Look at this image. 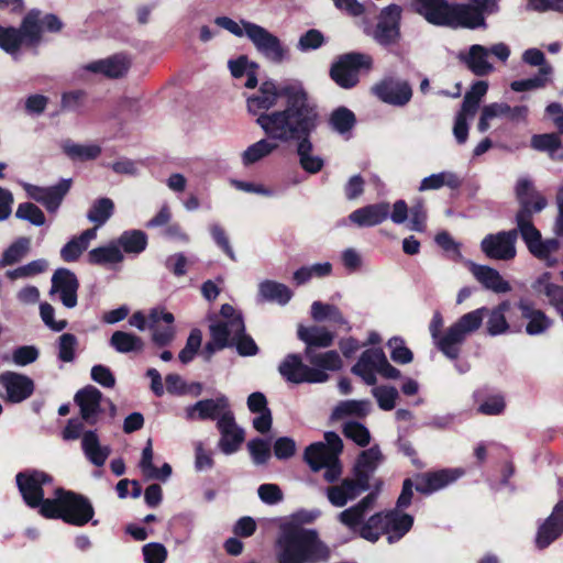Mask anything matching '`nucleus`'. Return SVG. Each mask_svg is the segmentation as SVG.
Here are the masks:
<instances>
[{"label":"nucleus","instance_id":"34","mask_svg":"<svg viewBox=\"0 0 563 563\" xmlns=\"http://www.w3.org/2000/svg\"><path fill=\"white\" fill-rule=\"evenodd\" d=\"M390 212L386 202L368 205L353 211L349 219L357 227H374L385 221Z\"/></svg>","mask_w":563,"mask_h":563},{"label":"nucleus","instance_id":"5","mask_svg":"<svg viewBox=\"0 0 563 563\" xmlns=\"http://www.w3.org/2000/svg\"><path fill=\"white\" fill-rule=\"evenodd\" d=\"M40 514L45 518H59L81 527L92 519L95 511L91 503L82 495L58 488L54 498H46L43 503Z\"/></svg>","mask_w":563,"mask_h":563},{"label":"nucleus","instance_id":"23","mask_svg":"<svg viewBox=\"0 0 563 563\" xmlns=\"http://www.w3.org/2000/svg\"><path fill=\"white\" fill-rule=\"evenodd\" d=\"M464 475L462 468H444L422 474L417 478L416 489L423 494H431L444 488Z\"/></svg>","mask_w":563,"mask_h":563},{"label":"nucleus","instance_id":"9","mask_svg":"<svg viewBox=\"0 0 563 563\" xmlns=\"http://www.w3.org/2000/svg\"><path fill=\"white\" fill-rule=\"evenodd\" d=\"M532 212L520 210L517 213L518 230L527 244L529 251L538 258L545 262L548 266H553L556 260L552 254L559 250V242L555 239L542 241L539 230L531 222Z\"/></svg>","mask_w":563,"mask_h":563},{"label":"nucleus","instance_id":"61","mask_svg":"<svg viewBox=\"0 0 563 563\" xmlns=\"http://www.w3.org/2000/svg\"><path fill=\"white\" fill-rule=\"evenodd\" d=\"M344 435L356 444L365 446L369 443L371 435L368 430L361 423L347 421L343 428Z\"/></svg>","mask_w":563,"mask_h":563},{"label":"nucleus","instance_id":"6","mask_svg":"<svg viewBox=\"0 0 563 563\" xmlns=\"http://www.w3.org/2000/svg\"><path fill=\"white\" fill-rule=\"evenodd\" d=\"M375 499L376 495L371 493L356 505L338 515V520L353 537H361L369 542H376L379 539L378 526L380 522V514H375L366 520Z\"/></svg>","mask_w":563,"mask_h":563},{"label":"nucleus","instance_id":"19","mask_svg":"<svg viewBox=\"0 0 563 563\" xmlns=\"http://www.w3.org/2000/svg\"><path fill=\"white\" fill-rule=\"evenodd\" d=\"M372 91L383 102L394 106H405L412 96V90L408 82L394 78L382 80L372 88Z\"/></svg>","mask_w":563,"mask_h":563},{"label":"nucleus","instance_id":"35","mask_svg":"<svg viewBox=\"0 0 563 563\" xmlns=\"http://www.w3.org/2000/svg\"><path fill=\"white\" fill-rule=\"evenodd\" d=\"M244 332V322L242 318L230 319L229 321H219L210 325L211 338L219 341L220 346H228L233 343Z\"/></svg>","mask_w":563,"mask_h":563},{"label":"nucleus","instance_id":"33","mask_svg":"<svg viewBox=\"0 0 563 563\" xmlns=\"http://www.w3.org/2000/svg\"><path fill=\"white\" fill-rule=\"evenodd\" d=\"M81 449L86 459L98 467L104 465L111 453L110 446L102 444L99 435L93 430H88L82 433Z\"/></svg>","mask_w":563,"mask_h":563},{"label":"nucleus","instance_id":"29","mask_svg":"<svg viewBox=\"0 0 563 563\" xmlns=\"http://www.w3.org/2000/svg\"><path fill=\"white\" fill-rule=\"evenodd\" d=\"M468 268L478 283L486 289L496 294H506L511 290L510 284L503 278L498 271L486 265L468 263Z\"/></svg>","mask_w":563,"mask_h":563},{"label":"nucleus","instance_id":"20","mask_svg":"<svg viewBox=\"0 0 563 563\" xmlns=\"http://www.w3.org/2000/svg\"><path fill=\"white\" fill-rule=\"evenodd\" d=\"M131 65V60L124 54H115L110 57L92 60L84 64L80 71L103 75L109 78H118L126 74Z\"/></svg>","mask_w":563,"mask_h":563},{"label":"nucleus","instance_id":"60","mask_svg":"<svg viewBox=\"0 0 563 563\" xmlns=\"http://www.w3.org/2000/svg\"><path fill=\"white\" fill-rule=\"evenodd\" d=\"M373 396L376 398L379 408L383 410H391L398 398V390L391 386H378L373 388Z\"/></svg>","mask_w":563,"mask_h":563},{"label":"nucleus","instance_id":"52","mask_svg":"<svg viewBox=\"0 0 563 563\" xmlns=\"http://www.w3.org/2000/svg\"><path fill=\"white\" fill-rule=\"evenodd\" d=\"M488 90V82L484 80H478L474 82L471 89L465 93L464 101L462 104V110L464 113H468L470 117H474L482 98L486 95Z\"/></svg>","mask_w":563,"mask_h":563},{"label":"nucleus","instance_id":"13","mask_svg":"<svg viewBox=\"0 0 563 563\" xmlns=\"http://www.w3.org/2000/svg\"><path fill=\"white\" fill-rule=\"evenodd\" d=\"M278 371L280 375L290 383H324L329 379V375L323 371L311 368L303 364L298 355H287L280 363Z\"/></svg>","mask_w":563,"mask_h":563},{"label":"nucleus","instance_id":"54","mask_svg":"<svg viewBox=\"0 0 563 563\" xmlns=\"http://www.w3.org/2000/svg\"><path fill=\"white\" fill-rule=\"evenodd\" d=\"M509 112V104L506 102H493L482 109L478 121V131L486 132L490 128V121L497 118H506Z\"/></svg>","mask_w":563,"mask_h":563},{"label":"nucleus","instance_id":"50","mask_svg":"<svg viewBox=\"0 0 563 563\" xmlns=\"http://www.w3.org/2000/svg\"><path fill=\"white\" fill-rule=\"evenodd\" d=\"M117 244L119 247H122L125 253L139 254L145 250L147 236L143 231L130 230L119 236Z\"/></svg>","mask_w":563,"mask_h":563},{"label":"nucleus","instance_id":"47","mask_svg":"<svg viewBox=\"0 0 563 563\" xmlns=\"http://www.w3.org/2000/svg\"><path fill=\"white\" fill-rule=\"evenodd\" d=\"M311 317L319 322L329 320L335 325L344 327L346 330L351 329L342 312L333 305L314 301L311 305Z\"/></svg>","mask_w":563,"mask_h":563},{"label":"nucleus","instance_id":"25","mask_svg":"<svg viewBox=\"0 0 563 563\" xmlns=\"http://www.w3.org/2000/svg\"><path fill=\"white\" fill-rule=\"evenodd\" d=\"M0 384L7 391V397L11 402H20L29 398L33 390V380L15 372H4L0 375Z\"/></svg>","mask_w":563,"mask_h":563},{"label":"nucleus","instance_id":"26","mask_svg":"<svg viewBox=\"0 0 563 563\" xmlns=\"http://www.w3.org/2000/svg\"><path fill=\"white\" fill-rule=\"evenodd\" d=\"M174 316L162 309H152L148 314V328L152 330V339L157 345H166L175 336L173 327Z\"/></svg>","mask_w":563,"mask_h":563},{"label":"nucleus","instance_id":"10","mask_svg":"<svg viewBox=\"0 0 563 563\" xmlns=\"http://www.w3.org/2000/svg\"><path fill=\"white\" fill-rule=\"evenodd\" d=\"M352 372L371 386L376 383V373L390 379L400 376V372L389 364L382 349H368L364 351L357 363L352 367Z\"/></svg>","mask_w":563,"mask_h":563},{"label":"nucleus","instance_id":"12","mask_svg":"<svg viewBox=\"0 0 563 563\" xmlns=\"http://www.w3.org/2000/svg\"><path fill=\"white\" fill-rule=\"evenodd\" d=\"M247 38L253 43L257 52L273 63H282L286 59L288 49L279 38L265 27L253 24L247 27Z\"/></svg>","mask_w":563,"mask_h":563},{"label":"nucleus","instance_id":"48","mask_svg":"<svg viewBox=\"0 0 563 563\" xmlns=\"http://www.w3.org/2000/svg\"><path fill=\"white\" fill-rule=\"evenodd\" d=\"M64 153L75 161H88L97 158L101 153V147L98 144H77L70 140L62 143Z\"/></svg>","mask_w":563,"mask_h":563},{"label":"nucleus","instance_id":"21","mask_svg":"<svg viewBox=\"0 0 563 563\" xmlns=\"http://www.w3.org/2000/svg\"><path fill=\"white\" fill-rule=\"evenodd\" d=\"M218 429L221 433L219 448L224 454H232L244 441V431L234 421L232 412H224L218 420Z\"/></svg>","mask_w":563,"mask_h":563},{"label":"nucleus","instance_id":"2","mask_svg":"<svg viewBox=\"0 0 563 563\" xmlns=\"http://www.w3.org/2000/svg\"><path fill=\"white\" fill-rule=\"evenodd\" d=\"M313 519L314 516L297 514L292 521L282 526L276 541L278 563H327L330 560L331 550L318 532L297 522H310Z\"/></svg>","mask_w":563,"mask_h":563},{"label":"nucleus","instance_id":"62","mask_svg":"<svg viewBox=\"0 0 563 563\" xmlns=\"http://www.w3.org/2000/svg\"><path fill=\"white\" fill-rule=\"evenodd\" d=\"M78 345L77 338L70 333H64L58 339V358L63 362H73Z\"/></svg>","mask_w":563,"mask_h":563},{"label":"nucleus","instance_id":"41","mask_svg":"<svg viewBox=\"0 0 563 563\" xmlns=\"http://www.w3.org/2000/svg\"><path fill=\"white\" fill-rule=\"evenodd\" d=\"M462 185V179L457 174L451 170H444L424 177L419 186L420 191L438 190L442 187L457 189Z\"/></svg>","mask_w":563,"mask_h":563},{"label":"nucleus","instance_id":"55","mask_svg":"<svg viewBox=\"0 0 563 563\" xmlns=\"http://www.w3.org/2000/svg\"><path fill=\"white\" fill-rule=\"evenodd\" d=\"M369 411V402L365 400L341 401L333 410L334 419H342L349 416L363 417Z\"/></svg>","mask_w":563,"mask_h":563},{"label":"nucleus","instance_id":"16","mask_svg":"<svg viewBox=\"0 0 563 563\" xmlns=\"http://www.w3.org/2000/svg\"><path fill=\"white\" fill-rule=\"evenodd\" d=\"M517 231H501L486 235L481 243L483 253L498 261H510L516 256Z\"/></svg>","mask_w":563,"mask_h":563},{"label":"nucleus","instance_id":"27","mask_svg":"<svg viewBox=\"0 0 563 563\" xmlns=\"http://www.w3.org/2000/svg\"><path fill=\"white\" fill-rule=\"evenodd\" d=\"M563 533V501L558 503L551 515L539 527L536 544L539 549L549 547Z\"/></svg>","mask_w":563,"mask_h":563},{"label":"nucleus","instance_id":"64","mask_svg":"<svg viewBox=\"0 0 563 563\" xmlns=\"http://www.w3.org/2000/svg\"><path fill=\"white\" fill-rule=\"evenodd\" d=\"M145 563H164L167 559V549L157 542H151L142 548Z\"/></svg>","mask_w":563,"mask_h":563},{"label":"nucleus","instance_id":"28","mask_svg":"<svg viewBox=\"0 0 563 563\" xmlns=\"http://www.w3.org/2000/svg\"><path fill=\"white\" fill-rule=\"evenodd\" d=\"M489 51L487 47L474 44L467 52H462L459 58L476 76H487L495 70L494 65L488 60Z\"/></svg>","mask_w":563,"mask_h":563},{"label":"nucleus","instance_id":"59","mask_svg":"<svg viewBox=\"0 0 563 563\" xmlns=\"http://www.w3.org/2000/svg\"><path fill=\"white\" fill-rule=\"evenodd\" d=\"M15 217L22 220H26L34 225H43L45 223V216L43 211L31 202L20 203Z\"/></svg>","mask_w":563,"mask_h":563},{"label":"nucleus","instance_id":"56","mask_svg":"<svg viewBox=\"0 0 563 563\" xmlns=\"http://www.w3.org/2000/svg\"><path fill=\"white\" fill-rule=\"evenodd\" d=\"M330 121L336 132L345 134L354 126L355 115L351 110L342 107L333 111Z\"/></svg>","mask_w":563,"mask_h":563},{"label":"nucleus","instance_id":"40","mask_svg":"<svg viewBox=\"0 0 563 563\" xmlns=\"http://www.w3.org/2000/svg\"><path fill=\"white\" fill-rule=\"evenodd\" d=\"M96 238V229H88L80 235L73 238L60 250L62 258L65 262H74L78 260L82 252L87 250L89 243Z\"/></svg>","mask_w":563,"mask_h":563},{"label":"nucleus","instance_id":"32","mask_svg":"<svg viewBox=\"0 0 563 563\" xmlns=\"http://www.w3.org/2000/svg\"><path fill=\"white\" fill-rule=\"evenodd\" d=\"M518 308L522 318L527 321L526 332L529 335H540L548 331L552 325V320L540 309L527 300H520Z\"/></svg>","mask_w":563,"mask_h":563},{"label":"nucleus","instance_id":"36","mask_svg":"<svg viewBox=\"0 0 563 563\" xmlns=\"http://www.w3.org/2000/svg\"><path fill=\"white\" fill-rule=\"evenodd\" d=\"M510 308L511 303L509 300H504L490 309L486 308V331L489 335H501L510 331V324L506 318V313L510 310Z\"/></svg>","mask_w":563,"mask_h":563},{"label":"nucleus","instance_id":"3","mask_svg":"<svg viewBox=\"0 0 563 563\" xmlns=\"http://www.w3.org/2000/svg\"><path fill=\"white\" fill-rule=\"evenodd\" d=\"M418 14L437 26L451 29L484 27V10L488 0H481L475 5L451 4L446 0H413Z\"/></svg>","mask_w":563,"mask_h":563},{"label":"nucleus","instance_id":"24","mask_svg":"<svg viewBox=\"0 0 563 563\" xmlns=\"http://www.w3.org/2000/svg\"><path fill=\"white\" fill-rule=\"evenodd\" d=\"M186 418L188 420H206V419H220L224 412L229 410V400L225 396L221 395L214 399H205L189 406L185 409Z\"/></svg>","mask_w":563,"mask_h":563},{"label":"nucleus","instance_id":"17","mask_svg":"<svg viewBox=\"0 0 563 563\" xmlns=\"http://www.w3.org/2000/svg\"><path fill=\"white\" fill-rule=\"evenodd\" d=\"M79 283L76 275L67 268L57 269L52 277L51 295H57L66 308L77 305Z\"/></svg>","mask_w":563,"mask_h":563},{"label":"nucleus","instance_id":"58","mask_svg":"<svg viewBox=\"0 0 563 563\" xmlns=\"http://www.w3.org/2000/svg\"><path fill=\"white\" fill-rule=\"evenodd\" d=\"M522 62L530 66H539V75L550 76L553 71L551 65L545 63V56L539 48H528L522 53Z\"/></svg>","mask_w":563,"mask_h":563},{"label":"nucleus","instance_id":"39","mask_svg":"<svg viewBox=\"0 0 563 563\" xmlns=\"http://www.w3.org/2000/svg\"><path fill=\"white\" fill-rule=\"evenodd\" d=\"M382 461V453L373 446L361 453L355 465V477L369 488V476Z\"/></svg>","mask_w":563,"mask_h":563},{"label":"nucleus","instance_id":"49","mask_svg":"<svg viewBox=\"0 0 563 563\" xmlns=\"http://www.w3.org/2000/svg\"><path fill=\"white\" fill-rule=\"evenodd\" d=\"M114 203L110 198H99L92 202L87 212V218L95 224L96 231L102 227L113 214Z\"/></svg>","mask_w":563,"mask_h":563},{"label":"nucleus","instance_id":"45","mask_svg":"<svg viewBox=\"0 0 563 563\" xmlns=\"http://www.w3.org/2000/svg\"><path fill=\"white\" fill-rule=\"evenodd\" d=\"M228 67L233 77H235V78H241L243 76L247 77L245 87L255 88V86L257 85V78H256L257 65L255 63L251 62L245 55H241L235 59H230L228 62Z\"/></svg>","mask_w":563,"mask_h":563},{"label":"nucleus","instance_id":"1","mask_svg":"<svg viewBox=\"0 0 563 563\" xmlns=\"http://www.w3.org/2000/svg\"><path fill=\"white\" fill-rule=\"evenodd\" d=\"M246 106L266 139L253 143L242 153L245 166L269 156L279 144L292 142L294 137L314 131L318 125L317 108L297 84L265 81L246 99Z\"/></svg>","mask_w":563,"mask_h":563},{"label":"nucleus","instance_id":"42","mask_svg":"<svg viewBox=\"0 0 563 563\" xmlns=\"http://www.w3.org/2000/svg\"><path fill=\"white\" fill-rule=\"evenodd\" d=\"M298 336L307 344V349L328 347L332 344L334 335L322 327L298 328Z\"/></svg>","mask_w":563,"mask_h":563},{"label":"nucleus","instance_id":"51","mask_svg":"<svg viewBox=\"0 0 563 563\" xmlns=\"http://www.w3.org/2000/svg\"><path fill=\"white\" fill-rule=\"evenodd\" d=\"M110 344L119 353L140 352L144 347L141 338L123 331H115L110 339Z\"/></svg>","mask_w":563,"mask_h":563},{"label":"nucleus","instance_id":"46","mask_svg":"<svg viewBox=\"0 0 563 563\" xmlns=\"http://www.w3.org/2000/svg\"><path fill=\"white\" fill-rule=\"evenodd\" d=\"M122 261L123 254L117 242L96 247L88 253V262L93 265H111Z\"/></svg>","mask_w":563,"mask_h":563},{"label":"nucleus","instance_id":"37","mask_svg":"<svg viewBox=\"0 0 563 563\" xmlns=\"http://www.w3.org/2000/svg\"><path fill=\"white\" fill-rule=\"evenodd\" d=\"M312 132L313 131H309L306 134L294 137L292 141L298 142L297 153L301 167L308 173L316 174L322 168L323 161L320 156L313 154V147L309 140Z\"/></svg>","mask_w":563,"mask_h":563},{"label":"nucleus","instance_id":"43","mask_svg":"<svg viewBox=\"0 0 563 563\" xmlns=\"http://www.w3.org/2000/svg\"><path fill=\"white\" fill-rule=\"evenodd\" d=\"M306 356L310 364L317 369L338 371L342 366V360L336 351L316 352L313 349H306Z\"/></svg>","mask_w":563,"mask_h":563},{"label":"nucleus","instance_id":"30","mask_svg":"<svg viewBox=\"0 0 563 563\" xmlns=\"http://www.w3.org/2000/svg\"><path fill=\"white\" fill-rule=\"evenodd\" d=\"M367 489L368 487L355 477L354 479H344L339 485L330 486L327 489V496L333 506L343 507Z\"/></svg>","mask_w":563,"mask_h":563},{"label":"nucleus","instance_id":"53","mask_svg":"<svg viewBox=\"0 0 563 563\" xmlns=\"http://www.w3.org/2000/svg\"><path fill=\"white\" fill-rule=\"evenodd\" d=\"M31 240L29 238H19L2 254L0 258V269L18 263L29 252Z\"/></svg>","mask_w":563,"mask_h":563},{"label":"nucleus","instance_id":"44","mask_svg":"<svg viewBox=\"0 0 563 563\" xmlns=\"http://www.w3.org/2000/svg\"><path fill=\"white\" fill-rule=\"evenodd\" d=\"M260 296L267 301L286 305L292 297V291L284 284L264 280L258 285Z\"/></svg>","mask_w":563,"mask_h":563},{"label":"nucleus","instance_id":"31","mask_svg":"<svg viewBox=\"0 0 563 563\" xmlns=\"http://www.w3.org/2000/svg\"><path fill=\"white\" fill-rule=\"evenodd\" d=\"M101 399L102 394L93 386H87L75 395V401L80 408L81 418L87 423H96L100 412Z\"/></svg>","mask_w":563,"mask_h":563},{"label":"nucleus","instance_id":"15","mask_svg":"<svg viewBox=\"0 0 563 563\" xmlns=\"http://www.w3.org/2000/svg\"><path fill=\"white\" fill-rule=\"evenodd\" d=\"M402 9L398 4L384 8L378 16V22L372 36L380 45L395 44L400 36V19Z\"/></svg>","mask_w":563,"mask_h":563},{"label":"nucleus","instance_id":"11","mask_svg":"<svg viewBox=\"0 0 563 563\" xmlns=\"http://www.w3.org/2000/svg\"><path fill=\"white\" fill-rule=\"evenodd\" d=\"M372 57L361 53H349L341 56L331 67V78L341 88L350 89L358 82L361 68H369Z\"/></svg>","mask_w":563,"mask_h":563},{"label":"nucleus","instance_id":"57","mask_svg":"<svg viewBox=\"0 0 563 563\" xmlns=\"http://www.w3.org/2000/svg\"><path fill=\"white\" fill-rule=\"evenodd\" d=\"M47 268L45 260H35L26 265L7 272V277L11 280L27 278L43 273Z\"/></svg>","mask_w":563,"mask_h":563},{"label":"nucleus","instance_id":"7","mask_svg":"<svg viewBox=\"0 0 563 563\" xmlns=\"http://www.w3.org/2000/svg\"><path fill=\"white\" fill-rule=\"evenodd\" d=\"M325 443L316 442L305 451V461L312 471L325 468L324 478L334 482L341 475L339 454L343 449L342 440L335 432L324 433Z\"/></svg>","mask_w":563,"mask_h":563},{"label":"nucleus","instance_id":"14","mask_svg":"<svg viewBox=\"0 0 563 563\" xmlns=\"http://www.w3.org/2000/svg\"><path fill=\"white\" fill-rule=\"evenodd\" d=\"M52 477L41 471H26L16 475V484L25 504L32 508L42 507L44 499L43 486L51 483Z\"/></svg>","mask_w":563,"mask_h":563},{"label":"nucleus","instance_id":"18","mask_svg":"<svg viewBox=\"0 0 563 563\" xmlns=\"http://www.w3.org/2000/svg\"><path fill=\"white\" fill-rule=\"evenodd\" d=\"M26 195L42 203L48 211L55 212L62 203V200L70 187L68 180H63L56 186L38 187L27 183H22Z\"/></svg>","mask_w":563,"mask_h":563},{"label":"nucleus","instance_id":"22","mask_svg":"<svg viewBox=\"0 0 563 563\" xmlns=\"http://www.w3.org/2000/svg\"><path fill=\"white\" fill-rule=\"evenodd\" d=\"M412 523V517L407 514L398 511L380 514L379 537L386 534L389 543L396 542L410 530Z\"/></svg>","mask_w":563,"mask_h":563},{"label":"nucleus","instance_id":"8","mask_svg":"<svg viewBox=\"0 0 563 563\" xmlns=\"http://www.w3.org/2000/svg\"><path fill=\"white\" fill-rule=\"evenodd\" d=\"M486 307H482L470 311L459 318L451 324L441 340H439L438 349L449 358L456 360L461 352V346L467 335L477 331L483 324Z\"/></svg>","mask_w":563,"mask_h":563},{"label":"nucleus","instance_id":"4","mask_svg":"<svg viewBox=\"0 0 563 563\" xmlns=\"http://www.w3.org/2000/svg\"><path fill=\"white\" fill-rule=\"evenodd\" d=\"M62 25L56 15L31 10L23 18L19 29L0 25V48L15 56L22 47L37 45L44 31L58 32Z\"/></svg>","mask_w":563,"mask_h":563},{"label":"nucleus","instance_id":"38","mask_svg":"<svg viewBox=\"0 0 563 563\" xmlns=\"http://www.w3.org/2000/svg\"><path fill=\"white\" fill-rule=\"evenodd\" d=\"M516 195L521 205L520 210H527L528 212H539L547 205L545 199L534 192L532 184L526 178L518 180L516 186Z\"/></svg>","mask_w":563,"mask_h":563},{"label":"nucleus","instance_id":"63","mask_svg":"<svg viewBox=\"0 0 563 563\" xmlns=\"http://www.w3.org/2000/svg\"><path fill=\"white\" fill-rule=\"evenodd\" d=\"M201 332L197 329L192 330L187 339L185 347L179 353V360L181 363L187 364L194 360L201 346Z\"/></svg>","mask_w":563,"mask_h":563}]
</instances>
